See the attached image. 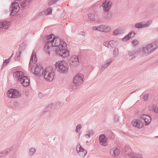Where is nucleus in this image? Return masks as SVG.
Returning <instances> with one entry per match:
<instances>
[{
	"instance_id": "f257e3e1",
	"label": "nucleus",
	"mask_w": 158,
	"mask_h": 158,
	"mask_svg": "<svg viewBox=\"0 0 158 158\" xmlns=\"http://www.w3.org/2000/svg\"><path fill=\"white\" fill-rule=\"evenodd\" d=\"M45 42L46 44L44 49L47 54H50L53 48V50L56 49V54L60 56L66 57L69 55L66 43L58 37H56L54 35L51 34L47 36Z\"/></svg>"
},
{
	"instance_id": "f03ea898",
	"label": "nucleus",
	"mask_w": 158,
	"mask_h": 158,
	"mask_svg": "<svg viewBox=\"0 0 158 158\" xmlns=\"http://www.w3.org/2000/svg\"><path fill=\"white\" fill-rule=\"evenodd\" d=\"M158 48V40L146 45L140 49V54L143 56H146L151 53Z\"/></svg>"
},
{
	"instance_id": "7ed1b4c3",
	"label": "nucleus",
	"mask_w": 158,
	"mask_h": 158,
	"mask_svg": "<svg viewBox=\"0 0 158 158\" xmlns=\"http://www.w3.org/2000/svg\"><path fill=\"white\" fill-rule=\"evenodd\" d=\"M13 76L15 81H20L21 83L24 87L28 86L30 84L29 78L24 76L23 72L22 71H17L13 73Z\"/></svg>"
},
{
	"instance_id": "20e7f679",
	"label": "nucleus",
	"mask_w": 158,
	"mask_h": 158,
	"mask_svg": "<svg viewBox=\"0 0 158 158\" xmlns=\"http://www.w3.org/2000/svg\"><path fill=\"white\" fill-rule=\"evenodd\" d=\"M43 75L44 79L48 81H52L55 76L54 72L51 67L45 68L44 70Z\"/></svg>"
},
{
	"instance_id": "39448f33",
	"label": "nucleus",
	"mask_w": 158,
	"mask_h": 158,
	"mask_svg": "<svg viewBox=\"0 0 158 158\" xmlns=\"http://www.w3.org/2000/svg\"><path fill=\"white\" fill-rule=\"evenodd\" d=\"M84 76L82 73H80L77 74L73 78V83L72 84L71 86L73 89L76 88L77 86L80 85L83 81V77Z\"/></svg>"
},
{
	"instance_id": "423d86ee",
	"label": "nucleus",
	"mask_w": 158,
	"mask_h": 158,
	"mask_svg": "<svg viewBox=\"0 0 158 158\" xmlns=\"http://www.w3.org/2000/svg\"><path fill=\"white\" fill-rule=\"evenodd\" d=\"M124 150V155L125 156H127L129 158H142V155L136 153L135 152L132 153L131 150L130 148L128 146H126Z\"/></svg>"
},
{
	"instance_id": "0eeeda50",
	"label": "nucleus",
	"mask_w": 158,
	"mask_h": 158,
	"mask_svg": "<svg viewBox=\"0 0 158 158\" xmlns=\"http://www.w3.org/2000/svg\"><path fill=\"white\" fill-rule=\"evenodd\" d=\"M55 65V66L58 68V71L60 73H65L68 70V65L64 61H58Z\"/></svg>"
},
{
	"instance_id": "6e6552de",
	"label": "nucleus",
	"mask_w": 158,
	"mask_h": 158,
	"mask_svg": "<svg viewBox=\"0 0 158 158\" xmlns=\"http://www.w3.org/2000/svg\"><path fill=\"white\" fill-rule=\"evenodd\" d=\"M32 73L35 75H39L40 76L43 75L44 69L40 64H37L35 68H32L31 69Z\"/></svg>"
},
{
	"instance_id": "1a4fd4ad",
	"label": "nucleus",
	"mask_w": 158,
	"mask_h": 158,
	"mask_svg": "<svg viewBox=\"0 0 158 158\" xmlns=\"http://www.w3.org/2000/svg\"><path fill=\"white\" fill-rule=\"evenodd\" d=\"M11 9V15H14L20 10L19 3L16 2H12L10 6Z\"/></svg>"
},
{
	"instance_id": "9d476101",
	"label": "nucleus",
	"mask_w": 158,
	"mask_h": 158,
	"mask_svg": "<svg viewBox=\"0 0 158 158\" xmlns=\"http://www.w3.org/2000/svg\"><path fill=\"white\" fill-rule=\"evenodd\" d=\"M7 95L9 97L11 98H16L20 96L19 91L15 89H10L7 92Z\"/></svg>"
},
{
	"instance_id": "9b49d317",
	"label": "nucleus",
	"mask_w": 158,
	"mask_h": 158,
	"mask_svg": "<svg viewBox=\"0 0 158 158\" xmlns=\"http://www.w3.org/2000/svg\"><path fill=\"white\" fill-rule=\"evenodd\" d=\"M69 64L73 67H75L79 64V59L78 57L76 56H73L69 62Z\"/></svg>"
},
{
	"instance_id": "f8f14e48",
	"label": "nucleus",
	"mask_w": 158,
	"mask_h": 158,
	"mask_svg": "<svg viewBox=\"0 0 158 158\" xmlns=\"http://www.w3.org/2000/svg\"><path fill=\"white\" fill-rule=\"evenodd\" d=\"M132 126L138 128H141L143 126V123L142 121L138 119L133 120L131 122Z\"/></svg>"
},
{
	"instance_id": "ddd939ff",
	"label": "nucleus",
	"mask_w": 158,
	"mask_h": 158,
	"mask_svg": "<svg viewBox=\"0 0 158 158\" xmlns=\"http://www.w3.org/2000/svg\"><path fill=\"white\" fill-rule=\"evenodd\" d=\"M140 118L145 122L146 125H149L152 121L151 117L148 115L145 114H142L140 116Z\"/></svg>"
},
{
	"instance_id": "4468645a",
	"label": "nucleus",
	"mask_w": 158,
	"mask_h": 158,
	"mask_svg": "<svg viewBox=\"0 0 158 158\" xmlns=\"http://www.w3.org/2000/svg\"><path fill=\"white\" fill-rule=\"evenodd\" d=\"M151 22L149 21L146 23L142 24L141 22H139L136 23L135 25V27L137 29H141L149 27L151 24Z\"/></svg>"
},
{
	"instance_id": "2eb2a0df",
	"label": "nucleus",
	"mask_w": 158,
	"mask_h": 158,
	"mask_svg": "<svg viewBox=\"0 0 158 158\" xmlns=\"http://www.w3.org/2000/svg\"><path fill=\"white\" fill-rule=\"evenodd\" d=\"M114 58H111L107 60L106 61V63L102 65V68L100 70L101 73L105 69H106L110 64L114 60Z\"/></svg>"
},
{
	"instance_id": "dca6fc26",
	"label": "nucleus",
	"mask_w": 158,
	"mask_h": 158,
	"mask_svg": "<svg viewBox=\"0 0 158 158\" xmlns=\"http://www.w3.org/2000/svg\"><path fill=\"white\" fill-rule=\"evenodd\" d=\"M111 6V2L110 1L107 0L103 4L104 11L106 12H108L110 10Z\"/></svg>"
},
{
	"instance_id": "f3484780",
	"label": "nucleus",
	"mask_w": 158,
	"mask_h": 158,
	"mask_svg": "<svg viewBox=\"0 0 158 158\" xmlns=\"http://www.w3.org/2000/svg\"><path fill=\"white\" fill-rule=\"evenodd\" d=\"M77 153L81 152L83 153V156H85L87 153V151L85 150L81 145L80 144H78L77 145Z\"/></svg>"
},
{
	"instance_id": "a211bd4d",
	"label": "nucleus",
	"mask_w": 158,
	"mask_h": 158,
	"mask_svg": "<svg viewBox=\"0 0 158 158\" xmlns=\"http://www.w3.org/2000/svg\"><path fill=\"white\" fill-rule=\"evenodd\" d=\"M119 153V150L116 148H112L110 151V154L113 157L118 156Z\"/></svg>"
},
{
	"instance_id": "6ab92c4d",
	"label": "nucleus",
	"mask_w": 158,
	"mask_h": 158,
	"mask_svg": "<svg viewBox=\"0 0 158 158\" xmlns=\"http://www.w3.org/2000/svg\"><path fill=\"white\" fill-rule=\"evenodd\" d=\"M135 35V32L134 31H132L129 32L128 34L126 35L124 37H123L122 39V40L123 41H127L131 38L134 37Z\"/></svg>"
},
{
	"instance_id": "aec40b11",
	"label": "nucleus",
	"mask_w": 158,
	"mask_h": 158,
	"mask_svg": "<svg viewBox=\"0 0 158 158\" xmlns=\"http://www.w3.org/2000/svg\"><path fill=\"white\" fill-rule=\"evenodd\" d=\"M10 22L4 21L0 22V28H3L5 29H7L10 26Z\"/></svg>"
},
{
	"instance_id": "412c9836",
	"label": "nucleus",
	"mask_w": 158,
	"mask_h": 158,
	"mask_svg": "<svg viewBox=\"0 0 158 158\" xmlns=\"http://www.w3.org/2000/svg\"><path fill=\"white\" fill-rule=\"evenodd\" d=\"M107 141V139L104 135H102L99 136V142L100 144L104 146L106 145V143Z\"/></svg>"
},
{
	"instance_id": "4be33fe9",
	"label": "nucleus",
	"mask_w": 158,
	"mask_h": 158,
	"mask_svg": "<svg viewBox=\"0 0 158 158\" xmlns=\"http://www.w3.org/2000/svg\"><path fill=\"white\" fill-rule=\"evenodd\" d=\"M31 0H25L20 4L21 6L24 8H27L30 5Z\"/></svg>"
},
{
	"instance_id": "5701e85b",
	"label": "nucleus",
	"mask_w": 158,
	"mask_h": 158,
	"mask_svg": "<svg viewBox=\"0 0 158 158\" xmlns=\"http://www.w3.org/2000/svg\"><path fill=\"white\" fill-rule=\"evenodd\" d=\"M149 110L150 111L153 110L154 111L158 114V108L155 104L150 105L149 106Z\"/></svg>"
},
{
	"instance_id": "b1692460",
	"label": "nucleus",
	"mask_w": 158,
	"mask_h": 158,
	"mask_svg": "<svg viewBox=\"0 0 158 158\" xmlns=\"http://www.w3.org/2000/svg\"><path fill=\"white\" fill-rule=\"evenodd\" d=\"M98 31L102 32H106L110 30V28L108 27V28L103 25H101L99 26H98Z\"/></svg>"
},
{
	"instance_id": "393cba45",
	"label": "nucleus",
	"mask_w": 158,
	"mask_h": 158,
	"mask_svg": "<svg viewBox=\"0 0 158 158\" xmlns=\"http://www.w3.org/2000/svg\"><path fill=\"white\" fill-rule=\"evenodd\" d=\"M37 60V59L36 52L33 51L32 52L31 57L30 61H32L33 63H35L36 62Z\"/></svg>"
},
{
	"instance_id": "a878e982",
	"label": "nucleus",
	"mask_w": 158,
	"mask_h": 158,
	"mask_svg": "<svg viewBox=\"0 0 158 158\" xmlns=\"http://www.w3.org/2000/svg\"><path fill=\"white\" fill-rule=\"evenodd\" d=\"M118 42L115 41H110V48H113L116 47L118 45Z\"/></svg>"
},
{
	"instance_id": "bb28decb",
	"label": "nucleus",
	"mask_w": 158,
	"mask_h": 158,
	"mask_svg": "<svg viewBox=\"0 0 158 158\" xmlns=\"http://www.w3.org/2000/svg\"><path fill=\"white\" fill-rule=\"evenodd\" d=\"M132 51L133 52L132 54H133L134 55H136L137 54L141 55V54H140V53H141L140 49L138 48L135 49Z\"/></svg>"
},
{
	"instance_id": "cd10ccee",
	"label": "nucleus",
	"mask_w": 158,
	"mask_h": 158,
	"mask_svg": "<svg viewBox=\"0 0 158 158\" xmlns=\"http://www.w3.org/2000/svg\"><path fill=\"white\" fill-rule=\"evenodd\" d=\"M36 150L34 148H30L29 151V154L30 156L33 155L36 152Z\"/></svg>"
},
{
	"instance_id": "c85d7f7f",
	"label": "nucleus",
	"mask_w": 158,
	"mask_h": 158,
	"mask_svg": "<svg viewBox=\"0 0 158 158\" xmlns=\"http://www.w3.org/2000/svg\"><path fill=\"white\" fill-rule=\"evenodd\" d=\"M122 33V30L120 28L118 29L113 31V34L114 35H117L121 34Z\"/></svg>"
},
{
	"instance_id": "c756f323",
	"label": "nucleus",
	"mask_w": 158,
	"mask_h": 158,
	"mask_svg": "<svg viewBox=\"0 0 158 158\" xmlns=\"http://www.w3.org/2000/svg\"><path fill=\"white\" fill-rule=\"evenodd\" d=\"M119 51L118 48H115L114 50L113 55L114 57L117 56L118 54Z\"/></svg>"
},
{
	"instance_id": "7c9ffc66",
	"label": "nucleus",
	"mask_w": 158,
	"mask_h": 158,
	"mask_svg": "<svg viewBox=\"0 0 158 158\" xmlns=\"http://www.w3.org/2000/svg\"><path fill=\"white\" fill-rule=\"evenodd\" d=\"M89 18L91 19L92 21H94L95 19H94V15L93 13H89L88 15Z\"/></svg>"
},
{
	"instance_id": "2f4dec72",
	"label": "nucleus",
	"mask_w": 158,
	"mask_h": 158,
	"mask_svg": "<svg viewBox=\"0 0 158 158\" xmlns=\"http://www.w3.org/2000/svg\"><path fill=\"white\" fill-rule=\"evenodd\" d=\"M52 9L51 7L48 8L46 10V12L47 15L50 14L52 13Z\"/></svg>"
},
{
	"instance_id": "473e14b6",
	"label": "nucleus",
	"mask_w": 158,
	"mask_h": 158,
	"mask_svg": "<svg viewBox=\"0 0 158 158\" xmlns=\"http://www.w3.org/2000/svg\"><path fill=\"white\" fill-rule=\"evenodd\" d=\"M10 59L8 58L7 59H6L5 60V61L3 62V64H2V66L4 67L6 65L8 64L9 62L10 61Z\"/></svg>"
},
{
	"instance_id": "72a5a7b5",
	"label": "nucleus",
	"mask_w": 158,
	"mask_h": 158,
	"mask_svg": "<svg viewBox=\"0 0 158 158\" xmlns=\"http://www.w3.org/2000/svg\"><path fill=\"white\" fill-rule=\"evenodd\" d=\"M54 106V103H52L51 104L49 105L46 107V110L47 111L50 110L52 108L53 106Z\"/></svg>"
},
{
	"instance_id": "f704fd0d",
	"label": "nucleus",
	"mask_w": 158,
	"mask_h": 158,
	"mask_svg": "<svg viewBox=\"0 0 158 158\" xmlns=\"http://www.w3.org/2000/svg\"><path fill=\"white\" fill-rule=\"evenodd\" d=\"M58 1V0H50L48 3L49 6H51L56 3Z\"/></svg>"
},
{
	"instance_id": "c9c22d12",
	"label": "nucleus",
	"mask_w": 158,
	"mask_h": 158,
	"mask_svg": "<svg viewBox=\"0 0 158 158\" xmlns=\"http://www.w3.org/2000/svg\"><path fill=\"white\" fill-rule=\"evenodd\" d=\"M21 52L20 50H19V51L17 52L15 54V60H16L18 57L20 56V54L21 53Z\"/></svg>"
},
{
	"instance_id": "e433bc0d",
	"label": "nucleus",
	"mask_w": 158,
	"mask_h": 158,
	"mask_svg": "<svg viewBox=\"0 0 158 158\" xmlns=\"http://www.w3.org/2000/svg\"><path fill=\"white\" fill-rule=\"evenodd\" d=\"M103 45L108 47V48H110V41H106L103 43Z\"/></svg>"
},
{
	"instance_id": "4c0bfd02",
	"label": "nucleus",
	"mask_w": 158,
	"mask_h": 158,
	"mask_svg": "<svg viewBox=\"0 0 158 158\" xmlns=\"http://www.w3.org/2000/svg\"><path fill=\"white\" fill-rule=\"evenodd\" d=\"M9 151V149H6L2 151V152L3 153L4 156H5V155H7L8 154Z\"/></svg>"
},
{
	"instance_id": "58836bf2",
	"label": "nucleus",
	"mask_w": 158,
	"mask_h": 158,
	"mask_svg": "<svg viewBox=\"0 0 158 158\" xmlns=\"http://www.w3.org/2000/svg\"><path fill=\"white\" fill-rule=\"evenodd\" d=\"M104 17L106 18L110 19L112 17V15L110 13H107L104 15Z\"/></svg>"
},
{
	"instance_id": "ea45409f",
	"label": "nucleus",
	"mask_w": 158,
	"mask_h": 158,
	"mask_svg": "<svg viewBox=\"0 0 158 158\" xmlns=\"http://www.w3.org/2000/svg\"><path fill=\"white\" fill-rule=\"evenodd\" d=\"M149 96L148 94L144 95L143 99L145 101H147L148 99Z\"/></svg>"
},
{
	"instance_id": "a19ab883",
	"label": "nucleus",
	"mask_w": 158,
	"mask_h": 158,
	"mask_svg": "<svg viewBox=\"0 0 158 158\" xmlns=\"http://www.w3.org/2000/svg\"><path fill=\"white\" fill-rule=\"evenodd\" d=\"M132 43L134 46H135L138 44L137 40H134L132 41Z\"/></svg>"
},
{
	"instance_id": "79ce46f5",
	"label": "nucleus",
	"mask_w": 158,
	"mask_h": 158,
	"mask_svg": "<svg viewBox=\"0 0 158 158\" xmlns=\"http://www.w3.org/2000/svg\"><path fill=\"white\" fill-rule=\"evenodd\" d=\"M56 105L57 107H56V108L57 109H58V106L60 107V106H61L62 105V103H60V102H58L56 104Z\"/></svg>"
},
{
	"instance_id": "37998d69",
	"label": "nucleus",
	"mask_w": 158,
	"mask_h": 158,
	"mask_svg": "<svg viewBox=\"0 0 158 158\" xmlns=\"http://www.w3.org/2000/svg\"><path fill=\"white\" fill-rule=\"evenodd\" d=\"M119 118L117 116H115L114 117L115 121L116 123H117L118 121Z\"/></svg>"
},
{
	"instance_id": "c03bdc74",
	"label": "nucleus",
	"mask_w": 158,
	"mask_h": 158,
	"mask_svg": "<svg viewBox=\"0 0 158 158\" xmlns=\"http://www.w3.org/2000/svg\"><path fill=\"white\" fill-rule=\"evenodd\" d=\"M81 124H78L76 128L79 130L81 128Z\"/></svg>"
},
{
	"instance_id": "a18cd8bd",
	"label": "nucleus",
	"mask_w": 158,
	"mask_h": 158,
	"mask_svg": "<svg viewBox=\"0 0 158 158\" xmlns=\"http://www.w3.org/2000/svg\"><path fill=\"white\" fill-rule=\"evenodd\" d=\"M133 54V52H132V51H130L129 52V53L128 54V55L127 56L130 57V56H131L133 55H134L133 54Z\"/></svg>"
},
{
	"instance_id": "49530a36",
	"label": "nucleus",
	"mask_w": 158,
	"mask_h": 158,
	"mask_svg": "<svg viewBox=\"0 0 158 158\" xmlns=\"http://www.w3.org/2000/svg\"><path fill=\"white\" fill-rule=\"evenodd\" d=\"M4 156H5L4 155L3 152H2L0 153V158H2V157H4Z\"/></svg>"
},
{
	"instance_id": "de8ad7c7",
	"label": "nucleus",
	"mask_w": 158,
	"mask_h": 158,
	"mask_svg": "<svg viewBox=\"0 0 158 158\" xmlns=\"http://www.w3.org/2000/svg\"><path fill=\"white\" fill-rule=\"evenodd\" d=\"M93 29L94 30H98V27H95V26L93 27Z\"/></svg>"
},
{
	"instance_id": "09e8293b",
	"label": "nucleus",
	"mask_w": 158,
	"mask_h": 158,
	"mask_svg": "<svg viewBox=\"0 0 158 158\" xmlns=\"http://www.w3.org/2000/svg\"><path fill=\"white\" fill-rule=\"evenodd\" d=\"M19 103L17 102L14 103V106H15L19 105Z\"/></svg>"
},
{
	"instance_id": "8fccbe9b",
	"label": "nucleus",
	"mask_w": 158,
	"mask_h": 158,
	"mask_svg": "<svg viewBox=\"0 0 158 158\" xmlns=\"http://www.w3.org/2000/svg\"><path fill=\"white\" fill-rule=\"evenodd\" d=\"M79 155H81V157H85V156H83L84 154L83 153L81 152V153H79Z\"/></svg>"
},
{
	"instance_id": "3c124183",
	"label": "nucleus",
	"mask_w": 158,
	"mask_h": 158,
	"mask_svg": "<svg viewBox=\"0 0 158 158\" xmlns=\"http://www.w3.org/2000/svg\"><path fill=\"white\" fill-rule=\"evenodd\" d=\"M93 131H91V130L90 131H89L88 132V133L90 134V135L91 134H93Z\"/></svg>"
},
{
	"instance_id": "603ef678",
	"label": "nucleus",
	"mask_w": 158,
	"mask_h": 158,
	"mask_svg": "<svg viewBox=\"0 0 158 158\" xmlns=\"http://www.w3.org/2000/svg\"><path fill=\"white\" fill-rule=\"evenodd\" d=\"M90 135H91L89 133H88V134L86 135V136H88V138L90 137Z\"/></svg>"
},
{
	"instance_id": "864d4df0",
	"label": "nucleus",
	"mask_w": 158,
	"mask_h": 158,
	"mask_svg": "<svg viewBox=\"0 0 158 158\" xmlns=\"http://www.w3.org/2000/svg\"><path fill=\"white\" fill-rule=\"evenodd\" d=\"M81 35H85V33L83 32H81Z\"/></svg>"
},
{
	"instance_id": "5fc2aeb1",
	"label": "nucleus",
	"mask_w": 158,
	"mask_h": 158,
	"mask_svg": "<svg viewBox=\"0 0 158 158\" xmlns=\"http://www.w3.org/2000/svg\"><path fill=\"white\" fill-rule=\"evenodd\" d=\"M13 56V54H12L11 55V56H10V57L9 58H10V60H11V58Z\"/></svg>"
},
{
	"instance_id": "6e6d98bb",
	"label": "nucleus",
	"mask_w": 158,
	"mask_h": 158,
	"mask_svg": "<svg viewBox=\"0 0 158 158\" xmlns=\"http://www.w3.org/2000/svg\"><path fill=\"white\" fill-rule=\"evenodd\" d=\"M135 56H134L131 58V59H135Z\"/></svg>"
},
{
	"instance_id": "4d7b16f0",
	"label": "nucleus",
	"mask_w": 158,
	"mask_h": 158,
	"mask_svg": "<svg viewBox=\"0 0 158 158\" xmlns=\"http://www.w3.org/2000/svg\"><path fill=\"white\" fill-rule=\"evenodd\" d=\"M79 130V129H77V128H76V132H77V133L78 132H79L78 130Z\"/></svg>"
},
{
	"instance_id": "13d9d810",
	"label": "nucleus",
	"mask_w": 158,
	"mask_h": 158,
	"mask_svg": "<svg viewBox=\"0 0 158 158\" xmlns=\"http://www.w3.org/2000/svg\"><path fill=\"white\" fill-rule=\"evenodd\" d=\"M41 94V93H40L39 94V97H40V95Z\"/></svg>"
},
{
	"instance_id": "bf43d9fd",
	"label": "nucleus",
	"mask_w": 158,
	"mask_h": 158,
	"mask_svg": "<svg viewBox=\"0 0 158 158\" xmlns=\"http://www.w3.org/2000/svg\"><path fill=\"white\" fill-rule=\"evenodd\" d=\"M15 1H20L21 0H14Z\"/></svg>"
},
{
	"instance_id": "052dcab7",
	"label": "nucleus",
	"mask_w": 158,
	"mask_h": 158,
	"mask_svg": "<svg viewBox=\"0 0 158 158\" xmlns=\"http://www.w3.org/2000/svg\"><path fill=\"white\" fill-rule=\"evenodd\" d=\"M20 49V48H19V50Z\"/></svg>"
},
{
	"instance_id": "680f3d73",
	"label": "nucleus",
	"mask_w": 158,
	"mask_h": 158,
	"mask_svg": "<svg viewBox=\"0 0 158 158\" xmlns=\"http://www.w3.org/2000/svg\"><path fill=\"white\" fill-rule=\"evenodd\" d=\"M59 0H58V1Z\"/></svg>"
}]
</instances>
